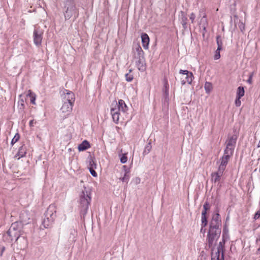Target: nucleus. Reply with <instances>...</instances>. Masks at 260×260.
<instances>
[{"mask_svg": "<svg viewBox=\"0 0 260 260\" xmlns=\"http://www.w3.org/2000/svg\"><path fill=\"white\" fill-rule=\"evenodd\" d=\"M77 235V232L75 229H71L70 231L69 239L71 241L75 242V238Z\"/></svg>", "mask_w": 260, "mask_h": 260, "instance_id": "4be33fe9", "label": "nucleus"}, {"mask_svg": "<svg viewBox=\"0 0 260 260\" xmlns=\"http://www.w3.org/2000/svg\"><path fill=\"white\" fill-rule=\"evenodd\" d=\"M56 207L54 204L49 206L45 213V218L43 219L42 224L45 228H49L55 220L56 215Z\"/></svg>", "mask_w": 260, "mask_h": 260, "instance_id": "7ed1b4c3", "label": "nucleus"}, {"mask_svg": "<svg viewBox=\"0 0 260 260\" xmlns=\"http://www.w3.org/2000/svg\"><path fill=\"white\" fill-rule=\"evenodd\" d=\"M75 95L72 91L65 89L64 91L63 102H67V103H71V104H74L75 102Z\"/></svg>", "mask_w": 260, "mask_h": 260, "instance_id": "9b49d317", "label": "nucleus"}, {"mask_svg": "<svg viewBox=\"0 0 260 260\" xmlns=\"http://www.w3.org/2000/svg\"><path fill=\"white\" fill-rule=\"evenodd\" d=\"M202 228L201 231L202 232L203 228L205 227L207 225L208 221L207 217L206 216H202Z\"/></svg>", "mask_w": 260, "mask_h": 260, "instance_id": "bb28decb", "label": "nucleus"}, {"mask_svg": "<svg viewBox=\"0 0 260 260\" xmlns=\"http://www.w3.org/2000/svg\"><path fill=\"white\" fill-rule=\"evenodd\" d=\"M90 201V193L87 190L82 191L80 195V213L83 218L87 213Z\"/></svg>", "mask_w": 260, "mask_h": 260, "instance_id": "f03ea898", "label": "nucleus"}, {"mask_svg": "<svg viewBox=\"0 0 260 260\" xmlns=\"http://www.w3.org/2000/svg\"><path fill=\"white\" fill-rule=\"evenodd\" d=\"M224 244L225 240L223 238L222 241L219 243L218 246L217 247V250L224 252Z\"/></svg>", "mask_w": 260, "mask_h": 260, "instance_id": "a878e982", "label": "nucleus"}, {"mask_svg": "<svg viewBox=\"0 0 260 260\" xmlns=\"http://www.w3.org/2000/svg\"><path fill=\"white\" fill-rule=\"evenodd\" d=\"M89 166H90V167H93V169H94V168H95L96 164L94 163V162L93 160H91L89 161Z\"/></svg>", "mask_w": 260, "mask_h": 260, "instance_id": "37998d69", "label": "nucleus"}, {"mask_svg": "<svg viewBox=\"0 0 260 260\" xmlns=\"http://www.w3.org/2000/svg\"><path fill=\"white\" fill-rule=\"evenodd\" d=\"M73 104L71 103H67V102H63V104L60 109L62 113H64V115L63 117L66 118L67 116L69 115L71 112L73 108Z\"/></svg>", "mask_w": 260, "mask_h": 260, "instance_id": "9d476101", "label": "nucleus"}, {"mask_svg": "<svg viewBox=\"0 0 260 260\" xmlns=\"http://www.w3.org/2000/svg\"><path fill=\"white\" fill-rule=\"evenodd\" d=\"M122 169L124 172V174H128V173L129 172V169L127 168V167L126 166H125V165L123 166Z\"/></svg>", "mask_w": 260, "mask_h": 260, "instance_id": "a19ab883", "label": "nucleus"}, {"mask_svg": "<svg viewBox=\"0 0 260 260\" xmlns=\"http://www.w3.org/2000/svg\"><path fill=\"white\" fill-rule=\"evenodd\" d=\"M180 19L181 21V23L183 26L184 29H186L187 28V18L186 17V14L183 12L181 11L180 14L179 15Z\"/></svg>", "mask_w": 260, "mask_h": 260, "instance_id": "f3484780", "label": "nucleus"}, {"mask_svg": "<svg viewBox=\"0 0 260 260\" xmlns=\"http://www.w3.org/2000/svg\"><path fill=\"white\" fill-rule=\"evenodd\" d=\"M14 225H15V224H12V225L11 226L10 229L9 230V231H8L7 233L10 236H11V235H10L11 233L12 232V230L13 231H15V228L14 227Z\"/></svg>", "mask_w": 260, "mask_h": 260, "instance_id": "e433bc0d", "label": "nucleus"}, {"mask_svg": "<svg viewBox=\"0 0 260 260\" xmlns=\"http://www.w3.org/2000/svg\"><path fill=\"white\" fill-rule=\"evenodd\" d=\"M90 147V144L87 140H84L82 143L79 145L78 150L79 151H85Z\"/></svg>", "mask_w": 260, "mask_h": 260, "instance_id": "6ab92c4d", "label": "nucleus"}, {"mask_svg": "<svg viewBox=\"0 0 260 260\" xmlns=\"http://www.w3.org/2000/svg\"><path fill=\"white\" fill-rule=\"evenodd\" d=\"M152 146H151V142H149L146 146L145 147L143 154H148L151 149Z\"/></svg>", "mask_w": 260, "mask_h": 260, "instance_id": "cd10ccee", "label": "nucleus"}, {"mask_svg": "<svg viewBox=\"0 0 260 260\" xmlns=\"http://www.w3.org/2000/svg\"><path fill=\"white\" fill-rule=\"evenodd\" d=\"M233 154H230L227 152H224V154L222 157L220 159V164L218 167V170L220 171L224 172L225 170L226 165Z\"/></svg>", "mask_w": 260, "mask_h": 260, "instance_id": "423d86ee", "label": "nucleus"}, {"mask_svg": "<svg viewBox=\"0 0 260 260\" xmlns=\"http://www.w3.org/2000/svg\"><path fill=\"white\" fill-rule=\"evenodd\" d=\"M253 73H251L250 75H249V78H248V79L247 80V82L251 84L252 82V77H253Z\"/></svg>", "mask_w": 260, "mask_h": 260, "instance_id": "58836bf2", "label": "nucleus"}, {"mask_svg": "<svg viewBox=\"0 0 260 260\" xmlns=\"http://www.w3.org/2000/svg\"><path fill=\"white\" fill-rule=\"evenodd\" d=\"M76 13V8L73 4L69 7H68L64 13V17L66 20H68L71 18L73 15Z\"/></svg>", "mask_w": 260, "mask_h": 260, "instance_id": "f8f14e48", "label": "nucleus"}, {"mask_svg": "<svg viewBox=\"0 0 260 260\" xmlns=\"http://www.w3.org/2000/svg\"><path fill=\"white\" fill-rule=\"evenodd\" d=\"M133 52L134 57L136 58H144V52L139 44L133 45Z\"/></svg>", "mask_w": 260, "mask_h": 260, "instance_id": "1a4fd4ad", "label": "nucleus"}, {"mask_svg": "<svg viewBox=\"0 0 260 260\" xmlns=\"http://www.w3.org/2000/svg\"><path fill=\"white\" fill-rule=\"evenodd\" d=\"M141 39L143 46L145 49H148L149 43V38L147 34L143 33L141 35Z\"/></svg>", "mask_w": 260, "mask_h": 260, "instance_id": "dca6fc26", "label": "nucleus"}, {"mask_svg": "<svg viewBox=\"0 0 260 260\" xmlns=\"http://www.w3.org/2000/svg\"><path fill=\"white\" fill-rule=\"evenodd\" d=\"M216 42L218 46L217 48H219V49H222V42L220 36H217L216 37Z\"/></svg>", "mask_w": 260, "mask_h": 260, "instance_id": "c756f323", "label": "nucleus"}, {"mask_svg": "<svg viewBox=\"0 0 260 260\" xmlns=\"http://www.w3.org/2000/svg\"><path fill=\"white\" fill-rule=\"evenodd\" d=\"M221 49H219V48H217V50L215 51V54L214 55L215 59H218L220 57V50H221Z\"/></svg>", "mask_w": 260, "mask_h": 260, "instance_id": "2f4dec72", "label": "nucleus"}, {"mask_svg": "<svg viewBox=\"0 0 260 260\" xmlns=\"http://www.w3.org/2000/svg\"><path fill=\"white\" fill-rule=\"evenodd\" d=\"M237 137L236 135H233L226 141V146L224 152L230 154H233Z\"/></svg>", "mask_w": 260, "mask_h": 260, "instance_id": "39448f33", "label": "nucleus"}, {"mask_svg": "<svg viewBox=\"0 0 260 260\" xmlns=\"http://www.w3.org/2000/svg\"><path fill=\"white\" fill-rule=\"evenodd\" d=\"M4 250H5V247H3V250H2V251H3ZM2 252H2V253H1V255H2Z\"/></svg>", "mask_w": 260, "mask_h": 260, "instance_id": "de8ad7c7", "label": "nucleus"}, {"mask_svg": "<svg viewBox=\"0 0 260 260\" xmlns=\"http://www.w3.org/2000/svg\"><path fill=\"white\" fill-rule=\"evenodd\" d=\"M89 171L91 173V174L93 176V177H96L97 176V173H96V172L94 171V169H93V167H89Z\"/></svg>", "mask_w": 260, "mask_h": 260, "instance_id": "72a5a7b5", "label": "nucleus"}, {"mask_svg": "<svg viewBox=\"0 0 260 260\" xmlns=\"http://www.w3.org/2000/svg\"><path fill=\"white\" fill-rule=\"evenodd\" d=\"M125 78L127 81L130 82L133 80V76L128 73L125 74Z\"/></svg>", "mask_w": 260, "mask_h": 260, "instance_id": "f704fd0d", "label": "nucleus"}, {"mask_svg": "<svg viewBox=\"0 0 260 260\" xmlns=\"http://www.w3.org/2000/svg\"><path fill=\"white\" fill-rule=\"evenodd\" d=\"M258 147H260V141H259L258 142Z\"/></svg>", "mask_w": 260, "mask_h": 260, "instance_id": "09e8293b", "label": "nucleus"}, {"mask_svg": "<svg viewBox=\"0 0 260 260\" xmlns=\"http://www.w3.org/2000/svg\"><path fill=\"white\" fill-rule=\"evenodd\" d=\"M36 123V121H34V120H31L29 121V126L30 127H32V126H34V124Z\"/></svg>", "mask_w": 260, "mask_h": 260, "instance_id": "c03bdc74", "label": "nucleus"}, {"mask_svg": "<svg viewBox=\"0 0 260 260\" xmlns=\"http://www.w3.org/2000/svg\"><path fill=\"white\" fill-rule=\"evenodd\" d=\"M26 153V147L24 146V145L21 146L18 150V151L17 153V154L15 155V157L17 156H19V158L23 157L25 156V154Z\"/></svg>", "mask_w": 260, "mask_h": 260, "instance_id": "a211bd4d", "label": "nucleus"}, {"mask_svg": "<svg viewBox=\"0 0 260 260\" xmlns=\"http://www.w3.org/2000/svg\"><path fill=\"white\" fill-rule=\"evenodd\" d=\"M241 98H236V101H235V105L237 107H239L241 105Z\"/></svg>", "mask_w": 260, "mask_h": 260, "instance_id": "ea45409f", "label": "nucleus"}, {"mask_svg": "<svg viewBox=\"0 0 260 260\" xmlns=\"http://www.w3.org/2000/svg\"><path fill=\"white\" fill-rule=\"evenodd\" d=\"M127 157L126 156V154H122V156L120 158V162L122 164H124L127 161Z\"/></svg>", "mask_w": 260, "mask_h": 260, "instance_id": "473e14b6", "label": "nucleus"}, {"mask_svg": "<svg viewBox=\"0 0 260 260\" xmlns=\"http://www.w3.org/2000/svg\"><path fill=\"white\" fill-rule=\"evenodd\" d=\"M221 226V220L220 215L218 213H216L212 216L207 237L208 245L209 248H211L212 251L214 249L213 246L220 236Z\"/></svg>", "mask_w": 260, "mask_h": 260, "instance_id": "f257e3e1", "label": "nucleus"}, {"mask_svg": "<svg viewBox=\"0 0 260 260\" xmlns=\"http://www.w3.org/2000/svg\"><path fill=\"white\" fill-rule=\"evenodd\" d=\"M245 93V91L244 89V87L242 86H239L237 91V97L239 98H241L244 96Z\"/></svg>", "mask_w": 260, "mask_h": 260, "instance_id": "b1692460", "label": "nucleus"}, {"mask_svg": "<svg viewBox=\"0 0 260 260\" xmlns=\"http://www.w3.org/2000/svg\"><path fill=\"white\" fill-rule=\"evenodd\" d=\"M27 96L30 98V103L34 105L36 104L35 100L36 95L35 93L32 92L31 90L28 91V93L27 94Z\"/></svg>", "mask_w": 260, "mask_h": 260, "instance_id": "5701e85b", "label": "nucleus"}, {"mask_svg": "<svg viewBox=\"0 0 260 260\" xmlns=\"http://www.w3.org/2000/svg\"><path fill=\"white\" fill-rule=\"evenodd\" d=\"M43 32L38 28L35 29L34 31V42L37 46H39L41 44L42 40Z\"/></svg>", "mask_w": 260, "mask_h": 260, "instance_id": "6e6552de", "label": "nucleus"}, {"mask_svg": "<svg viewBox=\"0 0 260 260\" xmlns=\"http://www.w3.org/2000/svg\"><path fill=\"white\" fill-rule=\"evenodd\" d=\"M211 260H224V252L217 250L214 255L212 254Z\"/></svg>", "mask_w": 260, "mask_h": 260, "instance_id": "2eb2a0df", "label": "nucleus"}, {"mask_svg": "<svg viewBox=\"0 0 260 260\" xmlns=\"http://www.w3.org/2000/svg\"><path fill=\"white\" fill-rule=\"evenodd\" d=\"M257 253H260V247L258 248L257 250Z\"/></svg>", "mask_w": 260, "mask_h": 260, "instance_id": "49530a36", "label": "nucleus"}, {"mask_svg": "<svg viewBox=\"0 0 260 260\" xmlns=\"http://www.w3.org/2000/svg\"><path fill=\"white\" fill-rule=\"evenodd\" d=\"M195 18H196V15L194 13H192L190 16H189V19L190 20H191V23H194V19H195Z\"/></svg>", "mask_w": 260, "mask_h": 260, "instance_id": "4c0bfd02", "label": "nucleus"}, {"mask_svg": "<svg viewBox=\"0 0 260 260\" xmlns=\"http://www.w3.org/2000/svg\"><path fill=\"white\" fill-rule=\"evenodd\" d=\"M199 16L200 17H202V18L201 19L200 21V24L202 25V27L203 28V29L205 30L207 24V21L206 19V14L203 9H201L200 10Z\"/></svg>", "mask_w": 260, "mask_h": 260, "instance_id": "ddd939ff", "label": "nucleus"}, {"mask_svg": "<svg viewBox=\"0 0 260 260\" xmlns=\"http://www.w3.org/2000/svg\"><path fill=\"white\" fill-rule=\"evenodd\" d=\"M138 60L136 61V64L138 69L140 71H144L145 69L143 62V59L144 58H137Z\"/></svg>", "mask_w": 260, "mask_h": 260, "instance_id": "412c9836", "label": "nucleus"}, {"mask_svg": "<svg viewBox=\"0 0 260 260\" xmlns=\"http://www.w3.org/2000/svg\"><path fill=\"white\" fill-rule=\"evenodd\" d=\"M259 217H260V210L257 211L255 213V215L254 216V219L255 220H256V219H258L259 218Z\"/></svg>", "mask_w": 260, "mask_h": 260, "instance_id": "79ce46f5", "label": "nucleus"}, {"mask_svg": "<svg viewBox=\"0 0 260 260\" xmlns=\"http://www.w3.org/2000/svg\"><path fill=\"white\" fill-rule=\"evenodd\" d=\"M179 73L185 75V79H183L181 81V84L182 85H184L186 83H188V84L191 83L193 78V76L191 72H190L187 70H180L179 71Z\"/></svg>", "mask_w": 260, "mask_h": 260, "instance_id": "0eeeda50", "label": "nucleus"}, {"mask_svg": "<svg viewBox=\"0 0 260 260\" xmlns=\"http://www.w3.org/2000/svg\"><path fill=\"white\" fill-rule=\"evenodd\" d=\"M207 211L203 209L202 212V216H206Z\"/></svg>", "mask_w": 260, "mask_h": 260, "instance_id": "a18cd8bd", "label": "nucleus"}, {"mask_svg": "<svg viewBox=\"0 0 260 260\" xmlns=\"http://www.w3.org/2000/svg\"><path fill=\"white\" fill-rule=\"evenodd\" d=\"M164 87V102L168 104L169 101V84L167 81H165Z\"/></svg>", "mask_w": 260, "mask_h": 260, "instance_id": "aec40b11", "label": "nucleus"}, {"mask_svg": "<svg viewBox=\"0 0 260 260\" xmlns=\"http://www.w3.org/2000/svg\"><path fill=\"white\" fill-rule=\"evenodd\" d=\"M223 174V172L220 171L218 169L217 171L216 172L212 173L211 174V181L212 182L214 183L219 182L220 180L221 177L222 176Z\"/></svg>", "mask_w": 260, "mask_h": 260, "instance_id": "4468645a", "label": "nucleus"}, {"mask_svg": "<svg viewBox=\"0 0 260 260\" xmlns=\"http://www.w3.org/2000/svg\"><path fill=\"white\" fill-rule=\"evenodd\" d=\"M67 1L70 2H72L73 0H67Z\"/></svg>", "mask_w": 260, "mask_h": 260, "instance_id": "8fccbe9b", "label": "nucleus"}, {"mask_svg": "<svg viewBox=\"0 0 260 260\" xmlns=\"http://www.w3.org/2000/svg\"><path fill=\"white\" fill-rule=\"evenodd\" d=\"M129 179V176L128 174H124L123 177H120L119 180L123 182H125L126 184L128 183Z\"/></svg>", "mask_w": 260, "mask_h": 260, "instance_id": "c85d7f7f", "label": "nucleus"}, {"mask_svg": "<svg viewBox=\"0 0 260 260\" xmlns=\"http://www.w3.org/2000/svg\"><path fill=\"white\" fill-rule=\"evenodd\" d=\"M204 88L206 92L209 93L212 89V85L210 82H206Z\"/></svg>", "mask_w": 260, "mask_h": 260, "instance_id": "393cba45", "label": "nucleus"}, {"mask_svg": "<svg viewBox=\"0 0 260 260\" xmlns=\"http://www.w3.org/2000/svg\"><path fill=\"white\" fill-rule=\"evenodd\" d=\"M209 209L210 205L207 202H206L203 205V209L208 211V210H209Z\"/></svg>", "mask_w": 260, "mask_h": 260, "instance_id": "c9c22d12", "label": "nucleus"}, {"mask_svg": "<svg viewBox=\"0 0 260 260\" xmlns=\"http://www.w3.org/2000/svg\"><path fill=\"white\" fill-rule=\"evenodd\" d=\"M127 110V106L125 102L122 100H120L118 101V105L116 103L115 107H113L111 109V113L112 116L113 121L117 122L119 120V111L125 112Z\"/></svg>", "mask_w": 260, "mask_h": 260, "instance_id": "20e7f679", "label": "nucleus"}, {"mask_svg": "<svg viewBox=\"0 0 260 260\" xmlns=\"http://www.w3.org/2000/svg\"><path fill=\"white\" fill-rule=\"evenodd\" d=\"M19 139H20L19 135L18 133L16 134L11 141V144L12 145H14L15 143H16L19 140Z\"/></svg>", "mask_w": 260, "mask_h": 260, "instance_id": "7c9ffc66", "label": "nucleus"}]
</instances>
